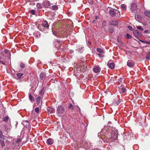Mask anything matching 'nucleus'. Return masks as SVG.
Masks as SVG:
<instances>
[{
    "mask_svg": "<svg viewBox=\"0 0 150 150\" xmlns=\"http://www.w3.org/2000/svg\"><path fill=\"white\" fill-rule=\"evenodd\" d=\"M118 131L115 129H112L111 132H108L105 135V137L108 140H118L117 134Z\"/></svg>",
    "mask_w": 150,
    "mask_h": 150,
    "instance_id": "nucleus-1",
    "label": "nucleus"
},
{
    "mask_svg": "<svg viewBox=\"0 0 150 150\" xmlns=\"http://www.w3.org/2000/svg\"><path fill=\"white\" fill-rule=\"evenodd\" d=\"M65 113V108L62 106H60L58 107L57 110L56 114L59 117L63 116Z\"/></svg>",
    "mask_w": 150,
    "mask_h": 150,
    "instance_id": "nucleus-2",
    "label": "nucleus"
},
{
    "mask_svg": "<svg viewBox=\"0 0 150 150\" xmlns=\"http://www.w3.org/2000/svg\"><path fill=\"white\" fill-rule=\"evenodd\" d=\"M109 14L112 16L119 17L120 16V12L117 10L112 9L109 11Z\"/></svg>",
    "mask_w": 150,
    "mask_h": 150,
    "instance_id": "nucleus-3",
    "label": "nucleus"
},
{
    "mask_svg": "<svg viewBox=\"0 0 150 150\" xmlns=\"http://www.w3.org/2000/svg\"><path fill=\"white\" fill-rule=\"evenodd\" d=\"M131 10L132 12H134L137 11V7L135 3H133L131 4Z\"/></svg>",
    "mask_w": 150,
    "mask_h": 150,
    "instance_id": "nucleus-4",
    "label": "nucleus"
},
{
    "mask_svg": "<svg viewBox=\"0 0 150 150\" xmlns=\"http://www.w3.org/2000/svg\"><path fill=\"white\" fill-rule=\"evenodd\" d=\"M106 129H107V128L105 126L104 128L102 129L101 132L100 133H98V136L99 137V136L101 134H102L103 135H104V134H105V136L106 134L107 133V132H107Z\"/></svg>",
    "mask_w": 150,
    "mask_h": 150,
    "instance_id": "nucleus-5",
    "label": "nucleus"
},
{
    "mask_svg": "<svg viewBox=\"0 0 150 150\" xmlns=\"http://www.w3.org/2000/svg\"><path fill=\"white\" fill-rule=\"evenodd\" d=\"M42 25L45 29L49 28V25L46 21H42Z\"/></svg>",
    "mask_w": 150,
    "mask_h": 150,
    "instance_id": "nucleus-6",
    "label": "nucleus"
},
{
    "mask_svg": "<svg viewBox=\"0 0 150 150\" xmlns=\"http://www.w3.org/2000/svg\"><path fill=\"white\" fill-rule=\"evenodd\" d=\"M43 5L45 8H49L50 6V3L49 1H44L43 3Z\"/></svg>",
    "mask_w": 150,
    "mask_h": 150,
    "instance_id": "nucleus-7",
    "label": "nucleus"
},
{
    "mask_svg": "<svg viewBox=\"0 0 150 150\" xmlns=\"http://www.w3.org/2000/svg\"><path fill=\"white\" fill-rule=\"evenodd\" d=\"M119 91L120 93H123L126 91V88L123 86H121L119 87Z\"/></svg>",
    "mask_w": 150,
    "mask_h": 150,
    "instance_id": "nucleus-8",
    "label": "nucleus"
},
{
    "mask_svg": "<svg viewBox=\"0 0 150 150\" xmlns=\"http://www.w3.org/2000/svg\"><path fill=\"white\" fill-rule=\"evenodd\" d=\"M127 65L130 67H132L134 65V63L132 61L128 60L127 63Z\"/></svg>",
    "mask_w": 150,
    "mask_h": 150,
    "instance_id": "nucleus-9",
    "label": "nucleus"
},
{
    "mask_svg": "<svg viewBox=\"0 0 150 150\" xmlns=\"http://www.w3.org/2000/svg\"><path fill=\"white\" fill-rule=\"evenodd\" d=\"M118 24V22L115 21H112L109 22V24L110 25H112L114 26H115L117 25Z\"/></svg>",
    "mask_w": 150,
    "mask_h": 150,
    "instance_id": "nucleus-10",
    "label": "nucleus"
},
{
    "mask_svg": "<svg viewBox=\"0 0 150 150\" xmlns=\"http://www.w3.org/2000/svg\"><path fill=\"white\" fill-rule=\"evenodd\" d=\"M46 75L44 72L41 73L40 75V78L41 80L45 79L46 77Z\"/></svg>",
    "mask_w": 150,
    "mask_h": 150,
    "instance_id": "nucleus-11",
    "label": "nucleus"
},
{
    "mask_svg": "<svg viewBox=\"0 0 150 150\" xmlns=\"http://www.w3.org/2000/svg\"><path fill=\"white\" fill-rule=\"evenodd\" d=\"M100 69L98 66H96L93 69V71L95 73L99 72Z\"/></svg>",
    "mask_w": 150,
    "mask_h": 150,
    "instance_id": "nucleus-12",
    "label": "nucleus"
},
{
    "mask_svg": "<svg viewBox=\"0 0 150 150\" xmlns=\"http://www.w3.org/2000/svg\"><path fill=\"white\" fill-rule=\"evenodd\" d=\"M134 35L137 38H138L140 35L139 32L137 30H134L133 32Z\"/></svg>",
    "mask_w": 150,
    "mask_h": 150,
    "instance_id": "nucleus-13",
    "label": "nucleus"
},
{
    "mask_svg": "<svg viewBox=\"0 0 150 150\" xmlns=\"http://www.w3.org/2000/svg\"><path fill=\"white\" fill-rule=\"evenodd\" d=\"M107 65L111 69H114L115 67V64L113 62L110 63L109 62H108Z\"/></svg>",
    "mask_w": 150,
    "mask_h": 150,
    "instance_id": "nucleus-14",
    "label": "nucleus"
},
{
    "mask_svg": "<svg viewBox=\"0 0 150 150\" xmlns=\"http://www.w3.org/2000/svg\"><path fill=\"white\" fill-rule=\"evenodd\" d=\"M23 75V73H18L16 74V76H15V77L16 79H19L21 78Z\"/></svg>",
    "mask_w": 150,
    "mask_h": 150,
    "instance_id": "nucleus-15",
    "label": "nucleus"
},
{
    "mask_svg": "<svg viewBox=\"0 0 150 150\" xmlns=\"http://www.w3.org/2000/svg\"><path fill=\"white\" fill-rule=\"evenodd\" d=\"M6 137V136L3 135L2 132L0 129V138L4 140H5Z\"/></svg>",
    "mask_w": 150,
    "mask_h": 150,
    "instance_id": "nucleus-16",
    "label": "nucleus"
},
{
    "mask_svg": "<svg viewBox=\"0 0 150 150\" xmlns=\"http://www.w3.org/2000/svg\"><path fill=\"white\" fill-rule=\"evenodd\" d=\"M135 18L136 20L138 21H139L142 19L141 16L139 15H136L135 16Z\"/></svg>",
    "mask_w": 150,
    "mask_h": 150,
    "instance_id": "nucleus-17",
    "label": "nucleus"
},
{
    "mask_svg": "<svg viewBox=\"0 0 150 150\" xmlns=\"http://www.w3.org/2000/svg\"><path fill=\"white\" fill-rule=\"evenodd\" d=\"M29 98L31 102H33L35 100L34 97L30 93H29Z\"/></svg>",
    "mask_w": 150,
    "mask_h": 150,
    "instance_id": "nucleus-18",
    "label": "nucleus"
},
{
    "mask_svg": "<svg viewBox=\"0 0 150 150\" xmlns=\"http://www.w3.org/2000/svg\"><path fill=\"white\" fill-rule=\"evenodd\" d=\"M120 103V101L114 99V101L113 102V104L115 105H118Z\"/></svg>",
    "mask_w": 150,
    "mask_h": 150,
    "instance_id": "nucleus-19",
    "label": "nucleus"
},
{
    "mask_svg": "<svg viewBox=\"0 0 150 150\" xmlns=\"http://www.w3.org/2000/svg\"><path fill=\"white\" fill-rule=\"evenodd\" d=\"M145 15L147 16L150 18V12L147 11H145L144 12Z\"/></svg>",
    "mask_w": 150,
    "mask_h": 150,
    "instance_id": "nucleus-20",
    "label": "nucleus"
},
{
    "mask_svg": "<svg viewBox=\"0 0 150 150\" xmlns=\"http://www.w3.org/2000/svg\"><path fill=\"white\" fill-rule=\"evenodd\" d=\"M121 8L122 10H125L127 8V6L126 5L122 4L121 5Z\"/></svg>",
    "mask_w": 150,
    "mask_h": 150,
    "instance_id": "nucleus-21",
    "label": "nucleus"
},
{
    "mask_svg": "<svg viewBox=\"0 0 150 150\" xmlns=\"http://www.w3.org/2000/svg\"><path fill=\"white\" fill-rule=\"evenodd\" d=\"M41 100V97L40 96L38 97L36 99V103L38 104H39L40 102V100Z\"/></svg>",
    "mask_w": 150,
    "mask_h": 150,
    "instance_id": "nucleus-22",
    "label": "nucleus"
},
{
    "mask_svg": "<svg viewBox=\"0 0 150 150\" xmlns=\"http://www.w3.org/2000/svg\"><path fill=\"white\" fill-rule=\"evenodd\" d=\"M9 119V117L8 116H6L4 117L2 119V121L4 122H7Z\"/></svg>",
    "mask_w": 150,
    "mask_h": 150,
    "instance_id": "nucleus-23",
    "label": "nucleus"
},
{
    "mask_svg": "<svg viewBox=\"0 0 150 150\" xmlns=\"http://www.w3.org/2000/svg\"><path fill=\"white\" fill-rule=\"evenodd\" d=\"M146 59L147 60L150 59V52H149L146 56Z\"/></svg>",
    "mask_w": 150,
    "mask_h": 150,
    "instance_id": "nucleus-24",
    "label": "nucleus"
},
{
    "mask_svg": "<svg viewBox=\"0 0 150 150\" xmlns=\"http://www.w3.org/2000/svg\"><path fill=\"white\" fill-rule=\"evenodd\" d=\"M53 109L50 107H48L47 109V112L50 113H52Z\"/></svg>",
    "mask_w": 150,
    "mask_h": 150,
    "instance_id": "nucleus-25",
    "label": "nucleus"
},
{
    "mask_svg": "<svg viewBox=\"0 0 150 150\" xmlns=\"http://www.w3.org/2000/svg\"><path fill=\"white\" fill-rule=\"evenodd\" d=\"M96 50L97 51L99 52L102 53L103 52V50L102 49L100 48H97Z\"/></svg>",
    "mask_w": 150,
    "mask_h": 150,
    "instance_id": "nucleus-26",
    "label": "nucleus"
},
{
    "mask_svg": "<svg viewBox=\"0 0 150 150\" xmlns=\"http://www.w3.org/2000/svg\"><path fill=\"white\" fill-rule=\"evenodd\" d=\"M140 41L143 43L150 44V41L142 40H140Z\"/></svg>",
    "mask_w": 150,
    "mask_h": 150,
    "instance_id": "nucleus-27",
    "label": "nucleus"
},
{
    "mask_svg": "<svg viewBox=\"0 0 150 150\" xmlns=\"http://www.w3.org/2000/svg\"><path fill=\"white\" fill-rule=\"evenodd\" d=\"M37 7L38 8H41L42 7L41 4L40 3H37L36 5Z\"/></svg>",
    "mask_w": 150,
    "mask_h": 150,
    "instance_id": "nucleus-28",
    "label": "nucleus"
},
{
    "mask_svg": "<svg viewBox=\"0 0 150 150\" xmlns=\"http://www.w3.org/2000/svg\"><path fill=\"white\" fill-rule=\"evenodd\" d=\"M58 7L57 5H55L52 6V8L53 10H56L58 9Z\"/></svg>",
    "mask_w": 150,
    "mask_h": 150,
    "instance_id": "nucleus-29",
    "label": "nucleus"
},
{
    "mask_svg": "<svg viewBox=\"0 0 150 150\" xmlns=\"http://www.w3.org/2000/svg\"><path fill=\"white\" fill-rule=\"evenodd\" d=\"M125 36L126 38L128 39H130L132 38V36L129 35L128 34H127Z\"/></svg>",
    "mask_w": 150,
    "mask_h": 150,
    "instance_id": "nucleus-30",
    "label": "nucleus"
},
{
    "mask_svg": "<svg viewBox=\"0 0 150 150\" xmlns=\"http://www.w3.org/2000/svg\"><path fill=\"white\" fill-rule=\"evenodd\" d=\"M35 111L37 113H38L39 112V108L38 107L35 108Z\"/></svg>",
    "mask_w": 150,
    "mask_h": 150,
    "instance_id": "nucleus-31",
    "label": "nucleus"
},
{
    "mask_svg": "<svg viewBox=\"0 0 150 150\" xmlns=\"http://www.w3.org/2000/svg\"><path fill=\"white\" fill-rule=\"evenodd\" d=\"M20 66L21 68H23L25 67V64L22 62H21L20 64Z\"/></svg>",
    "mask_w": 150,
    "mask_h": 150,
    "instance_id": "nucleus-32",
    "label": "nucleus"
},
{
    "mask_svg": "<svg viewBox=\"0 0 150 150\" xmlns=\"http://www.w3.org/2000/svg\"><path fill=\"white\" fill-rule=\"evenodd\" d=\"M46 143L48 145H50L53 144L52 141H46Z\"/></svg>",
    "mask_w": 150,
    "mask_h": 150,
    "instance_id": "nucleus-33",
    "label": "nucleus"
},
{
    "mask_svg": "<svg viewBox=\"0 0 150 150\" xmlns=\"http://www.w3.org/2000/svg\"><path fill=\"white\" fill-rule=\"evenodd\" d=\"M114 81V79L113 78L111 79L110 81L108 82V83H113Z\"/></svg>",
    "mask_w": 150,
    "mask_h": 150,
    "instance_id": "nucleus-34",
    "label": "nucleus"
},
{
    "mask_svg": "<svg viewBox=\"0 0 150 150\" xmlns=\"http://www.w3.org/2000/svg\"><path fill=\"white\" fill-rule=\"evenodd\" d=\"M69 109H71V110H73L74 109L73 106L72 105V104H70V105H69Z\"/></svg>",
    "mask_w": 150,
    "mask_h": 150,
    "instance_id": "nucleus-35",
    "label": "nucleus"
},
{
    "mask_svg": "<svg viewBox=\"0 0 150 150\" xmlns=\"http://www.w3.org/2000/svg\"><path fill=\"white\" fill-rule=\"evenodd\" d=\"M137 28L138 30H143V28L140 26H137Z\"/></svg>",
    "mask_w": 150,
    "mask_h": 150,
    "instance_id": "nucleus-36",
    "label": "nucleus"
},
{
    "mask_svg": "<svg viewBox=\"0 0 150 150\" xmlns=\"http://www.w3.org/2000/svg\"><path fill=\"white\" fill-rule=\"evenodd\" d=\"M30 13L33 15H34L35 13V11L34 10H32L30 11Z\"/></svg>",
    "mask_w": 150,
    "mask_h": 150,
    "instance_id": "nucleus-37",
    "label": "nucleus"
},
{
    "mask_svg": "<svg viewBox=\"0 0 150 150\" xmlns=\"http://www.w3.org/2000/svg\"><path fill=\"white\" fill-rule=\"evenodd\" d=\"M1 146L2 147H3L5 145V143L4 142V141H1Z\"/></svg>",
    "mask_w": 150,
    "mask_h": 150,
    "instance_id": "nucleus-38",
    "label": "nucleus"
},
{
    "mask_svg": "<svg viewBox=\"0 0 150 150\" xmlns=\"http://www.w3.org/2000/svg\"><path fill=\"white\" fill-rule=\"evenodd\" d=\"M144 33H149V31L148 30H146L144 31Z\"/></svg>",
    "mask_w": 150,
    "mask_h": 150,
    "instance_id": "nucleus-39",
    "label": "nucleus"
},
{
    "mask_svg": "<svg viewBox=\"0 0 150 150\" xmlns=\"http://www.w3.org/2000/svg\"><path fill=\"white\" fill-rule=\"evenodd\" d=\"M8 52V51L7 50H4V52L6 54V53H7Z\"/></svg>",
    "mask_w": 150,
    "mask_h": 150,
    "instance_id": "nucleus-40",
    "label": "nucleus"
},
{
    "mask_svg": "<svg viewBox=\"0 0 150 150\" xmlns=\"http://www.w3.org/2000/svg\"><path fill=\"white\" fill-rule=\"evenodd\" d=\"M1 54L2 56H4V52H1Z\"/></svg>",
    "mask_w": 150,
    "mask_h": 150,
    "instance_id": "nucleus-41",
    "label": "nucleus"
},
{
    "mask_svg": "<svg viewBox=\"0 0 150 150\" xmlns=\"http://www.w3.org/2000/svg\"><path fill=\"white\" fill-rule=\"evenodd\" d=\"M55 41L56 42H60V41H59L57 40H55Z\"/></svg>",
    "mask_w": 150,
    "mask_h": 150,
    "instance_id": "nucleus-42",
    "label": "nucleus"
},
{
    "mask_svg": "<svg viewBox=\"0 0 150 150\" xmlns=\"http://www.w3.org/2000/svg\"><path fill=\"white\" fill-rule=\"evenodd\" d=\"M46 141H51V139H48Z\"/></svg>",
    "mask_w": 150,
    "mask_h": 150,
    "instance_id": "nucleus-43",
    "label": "nucleus"
},
{
    "mask_svg": "<svg viewBox=\"0 0 150 150\" xmlns=\"http://www.w3.org/2000/svg\"><path fill=\"white\" fill-rule=\"evenodd\" d=\"M18 138V139H17V141H21V139H19V138Z\"/></svg>",
    "mask_w": 150,
    "mask_h": 150,
    "instance_id": "nucleus-44",
    "label": "nucleus"
},
{
    "mask_svg": "<svg viewBox=\"0 0 150 150\" xmlns=\"http://www.w3.org/2000/svg\"><path fill=\"white\" fill-rule=\"evenodd\" d=\"M16 142H17V144H18V143H19V142L20 141H16Z\"/></svg>",
    "mask_w": 150,
    "mask_h": 150,
    "instance_id": "nucleus-45",
    "label": "nucleus"
},
{
    "mask_svg": "<svg viewBox=\"0 0 150 150\" xmlns=\"http://www.w3.org/2000/svg\"><path fill=\"white\" fill-rule=\"evenodd\" d=\"M131 28V26H128V28Z\"/></svg>",
    "mask_w": 150,
    "mask_h": 150,
    "instance_id": "nucleus-46",
    "label": "nucleus"
},
{
    "mask_svg": "<svg viewBox=\"0 0 150 150\" xmlns=\"http://www.w3.org/2000/svg\"><path fill=\"white\" fill-rule=\"evenodd\" d=\"M102 136H101V137H101V139H102V137H102Z\"/></svg>",
    "mask_w": 150,
    "mask_h": 150,
    "instance_id": "nucleus-47",
    "label": "nucleus"
},
{
    "mask_svg": "<svg viewBox=\"0 0 150 150\" xmlns=\"http://www.w3.org/2000/svg\"><path fill=\"white\" fill-rule=\"evenodd\" d=\"M42 90H41V91H40V93H41V92H42Z\"/></svg>",
    "mask_w": 150,
    "mask_h": 150,
    "instance_id": "nucleus-48",
    "label": "nucleus"
},
{
    "mask_svg": "<svg viewBox=\"0 0 150 150\" xmlns=\"http://www.w3.org/2000/svg\"><path fill=\"white\" fill-rule=\"evenodd\" d=\"M97 16H96V19H97Z\"/></svg>",
    "mask_w": 150,
    "mask_h": 150,
    "instance_id": "nucleus-49",
    "label": "nucleus"
},
{
    "mask_svg": "<svg viewBox=\"0 0 150 150\" xmlns=\"http://www.w3.org/2000/svg\"><path fill=\"white\" fill-rule=\"evenodd\" d=\"M53 34L55 35V34H54V33H53Z\"/></svg>",
    "mask_w": 150,
    "mask_h": 150,
    "instance_id": "nucleus-50",
    "label": "nucleus"
},
{
    "mask_svg": "<svg viewBox=\"0 0 150 150\" xmlns=\"http://www.w3.org/2000/svg\"><path fill=\"white\" fill-rule=\"evenodd\" d=\"M98 55H100V54H99Z\"/></svg>",
    "mask_w": 150,
    "mask_h": 150,
    "instance_id": "nucleus-51",
    "label": "nucleus"
},
{
    "mask_svg": "<svg viewBox=\"0 0 150 150\" xmlns=\"http://www.w3.org/2000/svg\"><path fill=\"white\" fill-rule=\"evenodd\" d=\"M1 59V57H0V59Z\"/></svg>",
    "mask_w": 150,
    "mask_h": 150,
    "instance_id": "nucleus-52",
    "label": "nucleus"
},
{
    "mask_svg": "<svg viewBox=\"0 0 150 150\" xmlns=\"http://www.w3.org/2000/svg\"><path fill=\"white\" fill-rule=\"evenodd\" d=\"M26 122H28V121H26Z\"/></svg>",
    "mask_w": 150,
    "mask_h": 150,
    "instance_id": "nucleus-53",
    "label": "nucleus"
}]
</instances>
